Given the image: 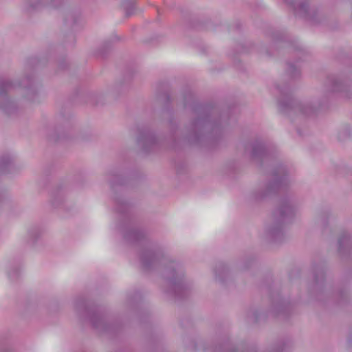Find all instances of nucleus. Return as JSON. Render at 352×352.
Instances as JSON below:
<instances>
[{
  "instance_id": "23",
  "label": "nucleus",
  "mask_w": 352,
  "mask_h": 352,
  "mask_svg": "<svg viewBox=\"0 0 352 352\" xmlns=\"http://www.w3.org/2000/svg\"><path fill=\"white\" fill-rule=\"evenodd\" d=\"M248 318H251L255 322H258L261 319L265 318L266 315L256 309H252L248 311Z\"/></svg>"
},
{
  "instance_id": "24",
  "label": "nucleus",
  "mask_w": 352,
  "mask_h": 352,
  "mask_svg": "<svg viewBox=\"0 0 352 352\" xmlns=\"http://www.w3.org/2000/svg\"><path fill=\"white\" fill-rule=\"evenodd\" d=\"M331 213L329 210H324L321 212L317 216L318 223L321 224L322 226H326L327 225L328 219Z\"/></svg>"
},
{
  "instance_id": "5",
  "label": "nucleus",
  "mask_w": 352,
  "mask_h": 352,
  "mask_svg": "<svg viewBox=\"0 0 352 352\" xmlns=\"http://www.w3.org/2000/svg\"><path fill=\"white\" fill-rule=\"evenodd\" d=\"M296 210L297 208L290 197L282 198L273 212L272 221L265 227L266 240L274 243L283 242L286 239L285 225L294 219Z\"/></svg>"
},
{
  "instance_id": "29",
  "label": "nucleus",
  "mask_w": 352,
  "mask_h": 352,
  "mask_svg": "<svg viewBox=\"0 0 352 352\" xmlns=\"http://www.w3.org/2000/svg\"><path fill=\"white\" fill-rule=\"evenodd\" d=\"M297 56L300 57V55H302L305 54L304 50L302 48L298 47L296 49Z\"/></svg>"
},
{
  "instance_id": "16",
  "label": "nucleus",
  "mask_w": 352,
  "mask_h": 352,
  "mask_svg": "<svg viewBox=\"0 0 352 352\" xmlns=\"http://www.w3.org/2000/svg\"><path fill=\"white\" fill-rule=\"evenodd\" d=\"M14 168V157L9 153L0 155V173H8L12 172Z\"/></svg>"
},
{
  "instance_id": "26",
  "label": "nucleus",
  "mask_w": 352,
  "mask_h": 352,
  "mask_svg": "<svg viewBox=\"0 0 352 352\" xmlns=\"http://www.w3.org/2000/svg\"><path fill=\"white\" fill-rule=\"evenodd\" d=\"M351 129L350 126L346 125L343 126L338 133V139L340 140H344L347 137L350 136Z\"/></svg>"
},
{
  "instance_id": "28",
  "label": "nucleus",
  "mask_w": 352,
  "mask_h": 352,
  "mask_svg": "<svg viewBox=\"0 0 352 352\" xmlns=\"http://www.w3.org/2000/svg\"><path fill=\"white\" fill-rule=\"evenodd\" d=\"M30 65H39L41 64V60L37 58H32L29 60Z\"/></svg>"
},
{
  "instance_id": "3",
  "label": "nucleus",
  "mask_w": 352,
  "mask_h": 352,
  "mask_svg": "<svg viewBox=\"0 0 352 352\" xmlns=\"http://www.w3.org/2000/svg\"><path fill=\"white\" fill-rule=\"evenodd\" d=\"M276 87L279 93L278 109L281 113L292 120L296 117L301 119L309 116L326 107L334 93L343 92L349 98L352 95L351 80L338 74H329L327 76L320 97L314 100H299L294 98L291 86L287 84L282 87L277 85Z\"/></svg>"
},
{
  "instance_id": "22",
  "label": "nucleus",
  "mask_w": 352,
  "mask_h": 352,
  "mask_svg": "<svg viewBox=\"0 0 352 352\" xmlns=\"http://www.w3.org/2000/svg\"><path fill=\"white\" fill-rule=\"evenodd\" d=\"M122 7L125 12L126 16H130L134 13V0H124L122 3Z\"/></svg>"
},
{
  "instance_id": "27",
  "label": "nucleus",
  "mask_w": 352,
  "mask_h": 352,
  "mask_svg": "<svg viewBox=\"0 0 352 352\" xmlns=\"http://www.w3.org/2000/svg\"><path fill=\"white\" fill-rule=\"evenodd\" d=\"M29 235L34 243L36 239L41 236V232L37 228H33L29 231Z\"/></svg>"
},
{
  "instance_id": "15",
  "label": "nucleus",
  "mask_w": 352,
  "mask_h": 352,
  "mask_svg": "<svg viewBox=\"0 0 352 352\" xmlns=\"http://www.w3.org/2000/svg\"><path fill=\"white\" fill-rule=\"evenodd\" d=\"M67 196V189L60 186L56 188L51 195V203L54 208L64 207Z\"/></svg>"
},
{
  "instance_id": "7",
  "label": "nucleus",
  "mask_w": 352,
  "mask_h": 352,
  "mask_svg": "<svg viewBox=\"0 0 352 352\" xmlns=\"http://www.w3.org/2000/svg\"><path fill=\"white\" fill-rule=\"evenodd\" d=\"M287 175L288 170L285 165L280 164L276 167L272 173L270 181L259 185L249 194V201L260 203L276 193L278 190L286 185Z\"/></svg>"
},
{
  "instance_id": "12",
  "label": "nucleus",
  "mask_w": 352,
  "mask_h": 352,
  "mask_svg": "<svg viewBox=\"0 0 352 352\" xmlns=\"http://www.w3.org/2000/svg\"><path fill=\"white\" fill-rule=\"evenodd\" d=\"M291 310V305L280 296H272V307L270 313L274 317L287 318Z\"/></svg>"
},
{
  "instance_id": "19",
  "label": "nucleus",
  "mask_w": 352,
  "mask_h": 352,
  "mask_svg": "<svg viewBox=\"0 0 352 352\" xmlns=\"http://www.w3.org/2000/svg\"><path fill=\"white\" fill-rule=\"evenodd\" d=\"M292 345L290 339H283L272 346L269 352H284L289 349Z\"/></svg>"
},
{
  "instance_id": "8",
  "label": "nucleus",
  "mask_w": 352,
  "mask_h": 352,
  "mask_svg": "<svg viewBox=\"0 0 352 352\" xmlns=\"http://www.w3.org/2000/svg\"><path fill=\"white\" fill-rule=\"evenodd\" d=\"M76 309L78 311L83 310L88 316L92 326L94 329L101 333H111L116 329V324L110 323L108 318L104 314L96 310H90L87 306L86 301L82 299H78L75 303Z\"/></svg>"
},
{
  "instance_id": "17",
  "label": "nucleus",
  "mask_w": 352,
  "mask_h": 352,
  "mask_svg": "<svg viewBox=\"0 0 352 352\" xmlns=\"http://www.w3.org/2000/svg\"><path fill=\"white\" fill-rule=\"evenodd\" d=\"M214 274L216 281L223 284L228 278L229 269L226 263L218 262L214 266Z\"/></svg>"
},
{
  "instance_id": "21",
  "label": "nucleus",
  "mask_w": 352,
  "mask_h": 352,
  "mask_svg": "<svg viewBox=\"0 0 352 352\" xmlns=\"http://www.w3.org/2000/svg\"><path fill=\"white\" fill-rule=\"evenodd\" d=\"M286 73L292 79H296L300 75V71L296 65L291 61L287 63Z\"/></svg>"
},
{
  "instance_id": "10",
  "label": "nucleus",
  "mask_w": 352,
  "mask_h": 352,
  "mask_svg": "<svg viewBox=\"0 0 352 352\" xmlns=\"http://www.w3.org/2000/svg\"><path fill=\"white\" fill-rule=\"evenodd\" d=\"M137 143L141 150L145 153L157 150L163 144L162 141L159 138H157L154 133L148 128L140 130Z\"/></svg>"
},
{
  "instance_id": "11",
  "label": "nucleus",
  "mask_w": 352,
  "mask_h": 352,
  "mask_svg": "<svg viewBox=\"0 0 352 352\" xmlns=\"http://www.w3.org/2000/svg\"><path fill=\"white\" fill-rule=\"evenodd\" d=\"M245 152L248 154L251 160L258 164L268 157V151L265 143L260 140H255L251 142L245 144Z\"/></svg>"
},
{
  "instance_id": "1",
  "label": "nucleus",
  "mask_w": 352,
  "mask_h": 352,
  "mask_svg": "<svg viewBox=\"0 0 352 352\" xmlns=\"http://www.w3.org/2000/svg\"><path fill=\"white\" fill-rule=\"evenodd\" d=\"M116 210L120 215L121 222L118 228L122 232L124 239L133 244L141 245L140 261L144 271L159 270L163 278L162 289L169 298L181 299L186 296L190 285L185 280L183 265L165 255L151 243L144 232L134 227L129 216V205L122 198L115 199Z\"/></svg>"
},
{
  "instance_id": "6",
  "label": "nucleus",
  "mask_w": 352,
  "mask_h": 352,
  "mask_svg": "<svg viewBox=\"0 0 352 352\" xmlns=\"http://www.w3.org/2000/svg\"><path fill=\"white\" fill-rule=\"evenodd\" d=\"M314 282L309 287L310 295L317 301L326 302L332 298L338 304L345 303L349 298L346 289L338 291L336 293L328 289L324 284L326 265L323 262L314 263L312 266Z\"/></svg>"
},
{
  "instance_id": "14",
  "label": "nucleus",
  "mask_w": 352,
  "mask_h": 352,
  "mask_svg": "<svg viewBox=\"0 0 352 352\" xmlns=\"http://www.w3.org/2000/svg\"><path fill=\"white\" fill-rule=\"evenodd\" d=\"M61 3V0H27L26 10L32 12L39 10L45 6L57 8Z\"/></svg>"
},
{
  "instance_id": "32",
  "label": "nucleus",
  "mask_w": 352,
  "mask_h": 352,
  "mask_svg": "<svg viewBox=\"0 0 352 352\" xmlns=\"http://www.w3.org/2000/svg\"><path fill=\"white\" fill-rule=\"evenodd\" d=\"M298 133H299V135H301L299 130H298Z\"/></svg>"
},
{
  "instance_id": "13",
  "label": "nucleus",
  "mask_w": 352,
  "mask_h": 352,
  "mask_svg": "<svg viewBox=\"0 0 352 352\" xmlns=\"http://www.w3.org/2000/svg\"><path fill=\"white\" fill-rule=\"evenodd\" d=\"M338 252L342 258L352 256V239L346 232L341 233L338 239Z\"/></svg>"
},
{
  "instance_id": "9",
  "label": "nucleus",
  "mask_w": 352,
  "mask_h": 352,
  "mask_svg": "<svg viewBox=\"0 0 352 352\" xmlns=\"http://www.w3.org/2000/svg\"><path fill=\"white\" fill-rule=\"evenodd\" d=\"M292 9L294 14L314 23L320 22V14L314 8H309L307 0H284Z\"/></svg>"
},
{
  "instance_id": "2",
  "label": "nucleus",
  "mask_w": 352,
  "mask_h": 352,
  "mask_svg": "<svg viewBox=\"0 0 352 352\" xmlns=\"http://www.w3.org/2000/svg\"><path fill=\"white\" fill-rule=\"evenodd\" d=\"M183 105L192 113V120L181 130L171 112L166 111L168 134L166 141L172 147L180 144L214 147L222 138L229 124L228 116L219 114L214 107L199 103L190 90L183 94Z\"/></svg>"
},
{
  "instance_id": "18",
  "label": "nucleus",
  "mask_w": 352,
  "mask_h": 352,
  "mask_svg": "<svg viewBox=\"0 0 352 352\" xmlns=\"http://www.w3.org/2000/svg\"><path fill=\"white\" fill-rule=\"evenodd\" d=\"M106 178L112 188L116 186H122L125 184V179L123 175L120 174L117 170L109 171L107 174Z\"/></svg>"
},
{
  "instance_id": "30",
  "label": "nucleus",
  "mask_w": 352,
  "mask_h": 352,
  "mask_svg": "<svg viewBox=\"0 0 352 352\" xmlns=\"http://www.w3.org/2000/svg\"><path fill=\"white\" fill-rule=\"evenodd\" d=\"M67 66V63L65 60H63L61 61L60 63H59V67L61 69H63L66 67Z\"/></svg>"
},
{
  "instance_id": "20",
  "label": "nucleus",
  "mask_w": 352,
  "mask_h": 352,
  "mask_svg": "<svg viewBox=\"0 0 352 352\" xmlns=\"http://www.w3.org/2000/svg\"><path fill=\"white\" fill-rule=\"evenodd\" d=\"M80 19V12L78 10L69 11L66 13L65 16V22L69 26L78 24Z\"/></svg>"
},
{
  "instance_id": "25",
  "label": "nucleus",
  "mask_w": 352,
  "mask_h": 352,
  "mask_svg": "<svg viewBox=\"0 0 352 352\" xmlns=\"http://www.w3.org/2000/svg\"><path fill=\"white\" fill-rule=\"evenodd\" d=\"M8 278L11 280H16L20 276V270L19 267H12L8 272Z\"/></svg>"
},
{
  "instance_id": "31",
  "label": "nucleus",
  "mask_w": 352,
  "mask_h": 352,
  "mask_svg": "<svg viewBox=\"0 0 352 352\" xmlns=\"http://www.w3.org/2000/svg\"><path fill=\"white\" fill-rule=\"evenodd\" d=\"M3 352H10V350H8V349H6V350H5V351H3Z\"/></svg>"
},
{
  "instance_id": "4",
  "label": "nucleus",
  "mask_w": 352,
  "mask_h": 352,
  "mask_svg": "<svg viewBox=\"0 0 352 352\" xmlns=\"http://www.w3.org/2000/svg\"><path fill=\"white\" fill-rule=\"evenodd\" d=\"M16 87H23L25 89V98L32 102H37L40 96L38 83L32 75H27L21 82H15L10 79L0 80V111L8 116L18 114L19 107L16 103L8 96V93Z\"/></svg>"
}]
</instances>
